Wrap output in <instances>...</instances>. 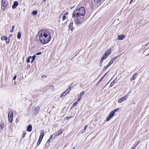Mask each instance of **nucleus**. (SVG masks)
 <instances>
[{
  "label": "nucleus",
  "mask_w": 149,
  "mask_h": 149,
  "mask_svg": "<svg viewBox=\"0 0 149 149\" xmlns=\"http://www.w3.org/2000/svg\"><path fill=\"white\" fill-rule=\"evenodd\" d=\"M39 38L41 43L43 44L47 43L51 39L50 33L47 30H42L39 35Z\"/></svg>",
  "instance_id": "nucleus-1"
},
{
  "label": "nucleus",
  "mask_w": 149,
  "mask_h": 149,
  "mask_svg": "<svg viewBox=\"0 0 149 149\" xmlns=\"http://www.w3.org/2000/svg\"><path fill=\"white\" fill-rule=\"evenodd\" d=\"M86 13L85 10L83 7H81L80 8H77L74 10L72 13V17H78L80 16H84Z\"/></svg>",
  "instance_id": "nucleus-2"
},
{
  "label": "nucleus",
  "mask_w": 149,
  "mask_h": 149,
  "mask_svg": "<svg viewBox=\"0 0 149 149\" xmlns=\"http://www.w3.org/2000/svg\"><path fill=\"white\" fill-rule=\"evenodd\" d=\"M7 4L8 2L5 0H1V8L3 10H4L6 8Z\"/></svg>",
  "instance_id": "nucleus-3"
},
{
  "label": "nucleus",
  "mask_w": 149,
  "mask_h": 149,
  "mask_svg": "<svg viewBox=\"0 0 149 149\" xmlns=\"http://www.w3.org/2000/svg\"><path fill=\"white\" fill-rule=\"evenodd\" d=\"M13 113L12 112L10 111L8 113V117L10 123H12L13 121Z\"/></svg>",
  "instance_id": "nucleus-4"
},
{
  "label": "nucleus",
  "mask_w": 149,
  "mask_h": 149,
  "mask_svg": "<svg viewBox=\"0 0 149 149\" xmlns=\"http://www.w3.org/2000/svg\"><path fill=\"white\" fill-rule=\"evenodd\" d=\"M63 131V129H61L55 132V134H54L55 137H57L60 135L62 134Z\"/></svg>",
  "instance_id": "nucleus-5"
},
{
  "label": "nucleus",
  "mask_w": 149,
  "mask_h": 149,
  "mask_svg": "<svg viewBox=\"0 0 149 149\" xmlns=\"http://www.w3.org/2000/svg\"><path fill=\"white\" fill-rule=\"evenodd\" d=\"M40 108L39 107H36L32 110V111L34 114L36 115L39 112Z\"/></svg>",
  "instance_id": "nucleus-6"
},
{
  "label": "nucleus",
  "mask_w": 149,
  "mask_h": 149,
  "mask_svg": "<svg viewBox=\"0 0 149 149\" xmlns=\"http://www.w3.org/2000/svg\"><path fill=\"white\" fill-rule=\"evenodd\" d=\"M127 97L128 95H126L125 96L119 99L118 100V102L119 103H120L123 101L127 99Z\"/></svg>",
  "instance_id": "nucleus-7"
},
{
  "label": "nucleus",
  "mask_w": 149,
  "mask_h": 149,
  "mask_svg": "<svg viewBox=\"0 0 149 149\" xmlns=\"http://www.w3.org/2000/svg\"><path fill=\"white\" fill-rule=\"evenodd\" d=\"M118 111V109H114L113 111H111L109 113V116L110 117L112 118L115 114V113L116 112Z\"/></svg>",
  "instance_id": "nucleus-8"
},
{
  "label": "nucleus",
  "mask_w": 149,
  "mask_h": 149,
  "mask_svg": "<svg viewBox=\"0 0 149 149\" xmlns=\"http://www.w3.org/2000/svg\"><path fill=\"white\" fill-rule=\"evenodd\" d=\"M75 21V22L76 24H79L81 23V18H76V19L75 18V17H73Z\"/></svg>",
  "instance_id": "nucleus-9"
},
{
  "label": "nucleus",
  "mask_w": 149,
  "mask_h": 149,
  "mask_svg": "<svg viewBox=\"0 0 149 149\" xmlns=\"http://www.w3.org/2000/svg\"><path fill=\"white\" fill-rule=\"evenodd\" d=\"M18 4V3L17 1H15L14 2L13 5L12 6L13 9H15L17 6Z\"/></svg>",
  "instance_id": "nucleus-10"
},
{
  "label": "nucleus",
  "mask_w": 149,
  "mask_h": 149,
  "mask_svg": "<svg viewBox=\"0 0 149 149\" xmlns=\"http://www.w3.org/2000/svg\"><path fill=\"white\" fill-rule=\"evenodd\" d=\"M125 38V36L123 35H118V38L117 39L118 40H122L124 39Z\"/></svg>",
  "instance_id": "nucleus-11"
},
{
  "label": "nucleus",
  "mask_w": 149,
  "mask_h": 149,
  "mask_svg": "<svg viewBox=\"0 0 149 149\" xmlns=\"http://www.w3.org/2000/svg\"><path fill=\"white\" fill-rule=\"evenodd\" d=\"M111 52V49H110L107 50L104 53L107 56L110 54Z\"/></svg>",
  "instance_id": "nucleus-12"
},
{
  "label": "nucleus",
  "mask_w": 149,
  "mask_h": 149,
  "mask_svg": "<svg viewBox=\"0 0 149 149\" xmlns=\"http://www.w3.org/2000/svg\"><path fill=\"white\" fill-rule=\"evenodd\" d=\"M44 135V132L42 130L41 132L39 139L42 140Z\"/></svg>",
  "instance_id": "nucleus-13"
},
{
  "label": "nucleus",
  "mask_w": 149,
  "mask_h": 149,
  "mask_svg": "<svg viewBox=\"0 0 149 149\" xmlns=\"http://www.w3.org/2000/svg\"><path fill=\"white\" fill-rule=\"evenodd\" d=\"M137 77V73H135L133 75L132 77L131 78L130 80L132 81L136 78Z\"/></svg>",
  "instance_id": "nucleus-14"
},
{
  "label": "nucleus",
  "mask_w": 149,
  "mask_h": 149,
  "mask_svg": "<svg viewBox=\"0 0 149 149\" xmlns=\"http://www.w3.org/2000/svg\"><path fill=\"white\" fill-rule=\"evenodd\" d=\"M32 130V127L31 125H28L27 128V130L28 132H31Z\"/></svg>",
  "instance_id": "nucleus-15"
},
{
  "label": "nucleus",
  "mask_w": 149,
  "mask_h": 149,
  "mask_svg": "<svg viewBox=\"0 0 149 149\" xmlns=\"http://www.w3.org/2000/svg\"><path fill=\"white\" fill-rule=\"evenodd\" d=\"M72 25H73V23L71 22L69 26V29L71 30H72L74 29V28L73 27V26H72Z\"/></svg>",
  "instance_id": "nucleus-16"
},
{
  "label": "nucleus",
  "mask_w": 149,
  "mask_h": 149,
  "mask_svg": "<svg viewBox=\"0 0 149 149\" xmlns=\"http://www.w3.org/2000/svg\"><path fill=\"white\" fill-rule=\"evenodd\" d=\"M8 39L7 37L5 36H2L1 38V40H7Z\"/></svg>",
  "instance_id": "nucleus-17"
},
{
  "label": "nucleus",
  "mask_w": 149,
  "mask_h": 149,
  "mask_svg": "<svg viewBox=\"0 0 149 149\" xmlns=\"http://www.w3.org/2000/svg\"><path fill=\"white\" fill-rule=\"evenodd\" d=\"M68 93H67L65 91L61 95L60 97L61 98H62L63 97H64L66 94Z\"/></svg>",
  "instance_id": "nucleus-18"
},
{
  "label": "nucleus",
  "mask_w": 149,
  "mask_h": 149,
  "mask_svg": "<svg viewBox=\"0 0 149 149\" xmlns=\"http://www.w3.org/2000/svg\"><path fill=\"white\" fill-rule=\"evenodd\" d=\"M21 37V33L20 32H19L17 33V38L18 39H19Z\"/></svg>",
  "instance_id": "nucleus-19"
},
{
  "label": "nucleus",
  "mask_w": 149,
  "mask_h": 149,
  "mask_svg": "<svg viewBox=\"0 0 149 149\" xmlns=\"http://www.w3.org/2000/svg\"><path fill=\"white\" fill-rule=\"evenodd\" d=\"M71 88L70 87H69L65 91V92H67V93H68L71 90Z\"/></svg>",
  "instance_id": "nucleus-20"
},
{
  "label": "nucleus",
  "mask_w": 149,
  "mask_h": 149,
  "mask_svg": "<svg viewBox=\"0 0 149 149\" xmlns=\"http://www.w3.org/2000/svg\"><path fill=\"white\" fill-rule=\"evenodd\" d=\"M107 57V56L105 54H104V55H103L101 58H102V60H104L106 59Z\"/></svg>",
  "instance_id": "nucleus-21"
},
{
  "label": "nucleus",
  "mask_w": 149,
  "mask_h": 149,
  "mask_svg": "<svg viewBox=\"0 0 149 149\" xmlns=\"http://www.w3.org/2000/svg\"><path fill=\"white\" fill-rule=\"evenodd\" d=\"M36 57V56L35 55H34L32 57H31V58H32L31 61V63H32L33 62Z\"/></svg>",
  "instance_id": "nucleus-22"
},
{
  "label": "nucleus",
  "mask_w": 149,
  "mask_h": 149,
  "mask_svg": "<svg viewBox=\"0 0 149 149\" xmlns=\"http://www.w3.org/2000/svg\"><path fill=\"white\" fill-rule=\"evenodd\" d=\"M113 58H111V60H110V62L108 64L110 65H111L113 63Z\"/></svg>",
  "instance_id": "nucleus-23"
},
{
  "label": "nucleus",
  "mask_w": 149,
  "mask_h": 149,
  "mask_svg": "<svg viewBox=\"0 0 149 149\" xmlns=\"http://www.w3.org/2000/svg\"><path fill=\"white\" fill-rule=\"evenodd\" d=\"M101 0H94L95 2H96L98 4H100L101 2Z\"/></svg>",
  "instance_id": "nucleus-24"
},
{
  "label": "nucleus",
  "mask_w": 149,
  "mask_h": 149,
  "mask_svg": "<svg viewBox=\"0 0 149 149\" xmlns=\"http://www.w3.org/2000/svg\"><path fill=\"white\" fill-rule=\"evenodd\" d=\"M31 58V56L27 58L26 60V61L27 63H29L30 62V60Z\"/></svg>",
  "instance_id": "nucleus-25"
},
{
  "label": "nucleus",
  "mask_w": 149,
  "mask_h": 149,
  "mask_svg": "<svg viewBox=\"0 0 149 149\" xmlns=\"http://www.w3.org/2000/svg\"><path fill=\"white\" fill-rule=\"evenodd\" d=\"M37 13V11H33L32 12V13L34 15H36Z\"/></svg>",
  "instance_id": "nucleus-26"
},
{
  "label": "nucleus",
  "mask_w": 149,
  "mask_h": 149,
  "mask_svg": "<svg viewBox=\"0 0 149 149\" xmlns=\"http://www.w3.org/2000/svg\"><path fill=\"white\" fill-rule=\"evenodd\" d=\"M42 140H41V139H39L37 143V146H38L39 145V144H40V143L41 141Z\"/></svg>",
  "instance_id": "nucleus-27"
},
{
  "label": "nucleus",
  "mask_w": 149,
  "mask_h": 149,
  "mask_svg": "<svg viewBox=\"0 0 149 149\" xmlns=\"http://www.w3.org/2000/svg\"><path fill=\"white\" fill-rule=\"evenodd\" d=\"M109 66L110 65L109 64L107 65V66H105L103 68V70H105L107 68L109 67Z\"/></svg>",
  "instance_id": "nucleus-28"
},
{
  "label": "nucleus",
  "mask_w": 149,
  "mask_h": 149,
  "mask_svg": "<svg viewBox=\"0 0 149 149\" xmlns=\"http://www.w3.org/2000/svg\"><path fill=\"white\" fill-rule=\"evenodd\" d=\"M0 127H1L2 129H3L4 127V124L1 123L0 125Z\"/></svg>",
  "instance_id": "nucleus-29"
},
{
  "label": "nucleus",
  "mask_w": 149,
  "mask_h": 149,
  "mask_svg": "<svg viewBox=\"0 0 149 149\" xmlns=\"http://www.w3.org/2000/svg\"><path fill=\"white\" fill-rule=\"evenodd\" d=\"M84 91H82L80 94V97H81V96H82L84 95Z\"/></svg>",
  "instance_id": "nucleus-30"
},
{
  "label": "nucleus",
  "mask_w": 149,
  "mask_h": 149,
  "mask_svg": "<svg viewBox=\"0 0 149 149\" xmlns=\"http://www.w3.org/2000/svg\"><path fill=\"white\" fill-rule=\"evenodd\" d=\"M14 27H15L14 26H12V29L11 30H10V32L12 33V32H13V31H14L13 29H14Z\"/></svg>",
  "instance_id": "nucleus-31"
},
{
  "label": "nucleus",
  "mask_w": 149,
  "mask_h": 149,
  "mask_svg": "<svg viewBox=\"0 0 149 149\" xmlns=\"http://www.w3.org/2000/svg\"><path fill=\"white\" fill-rule=\"evenodd\" d=\"M26 134V133L24 131L23 132V134L22 136V137H24L25 136Z\"/></svg>",
  "instance_id": "nucleus-32"
},
{
  "label": "nucleus",
  "mask_w": 149,
  "mask_h": 149,
  "mask_svg": "<svg viewBox=\"0 0 149 149\" xmlns=\"http://www.w3.org/2000/svg\"><path fill=\"white\" fill-rule=\"evenodd\" d=\"M77 104V102L76 101L72 105L74 107V106H76Z\"/></svg>",
  "instance_id": "nucleus-33"
},
{
  "label": "nucleus",
  "mask_w": 149,
  "mask_h": 149,
  "mask_svg": "<svg viewBox=\"0 0 149 149\" xmlns=\"http://www.w3.org/2000/svg\"><path fill=\"white\" fill-rule=\"evenodd\" d=\"M111 118L110 117V116L109 115V116L107 118V121H109Z\"/></svg>",
  "instance_id": "nucleus-34"
},
{
  "label": "nucleus",
  "mask_w": 149,
  "mask_h": 149,
  "mask_svg": "<svg viewBox=\"0 0 149 149\" xmlns=\"http://www.w3.org/2000/svg\"><path fill=\"white\" fill-rule=\"evenodd\" d=\"M66 18V17L65 15H64L63 16V17H62V19L63 20H64Z\"/></svg>",
  "instance_id": "nucleus-35"
},
{
  "label": "nucleus",
  "mask_w": 149,
  "mask_h": 149,
  "mask_svg": "<svg viewBox=\"0 0 149 149\" xmlns=\"http://www.w3.org/2000/svg\"><path fill=\"white\" fill-rule=\"evenodd\" d=\"M107 72L102 77L101 79H103L104 77L107 74Z\"/></svg>",
  "instance_id": "nucleus-36"
},
{
  "label": "nucleus",
  "mask_w": 149,
  "mask_h": 149,
  "mask_svg": "<svg viewBox=\"0 0 149 149\" xmlns=\"http://www.w3.org/2000/svg\"><path fill=\"white\" fill-rule=\"evenodd\" d=\"M6 44H8L9 43V40H8V39L7 40H6Z\"/></svg>",
  "instance_id": "nucleus-37"
},
{
  "label": "nucleus",
  "mask_w": 149,
  "mask_h": 149,
  "mask_svg": "<svg viewBox=\"0 0 149 149\" xmlns=\"http://www.w3.org/2000/svg\"><path fill=\"white\" fill-rule=\"evenodd\" d=\"M86 130H84V129L82 131H81V134H83L84 133L85 131H86Z\"/></svg>",
  "instance_id": "nucleus-38"
},
{
  "label": "nucleus",
  "mask_w": 149,
  "mask_h": 149,
  "mask_svg": "<svg viewBox=\"0 0 149 149\" xmlns=\"http://www.w3.org/2000/svg\"><path fill=\"white\" fill-rule=\"evenodd\" d=\"M52 136H53V135H52L51 136V138L48 140V141H47V143H49V142H50V138H52Z\"/></svg>",
  "instance_id": "nucleus-39"
},
{
  "label": "nucleus",
  "mask_w": 149,
  "mask_h": 149,
  "mask_svg": "<svg viewBox=\"0 0 149 149\" xmlns=\"http://www.w3.org/2000/svg\"><path fill=\"white\" fill-rule=\"evenodd\" d=\"M72 117L71 116L70 117H66V119L67 120H69Z\"/></svg>",
  "instance_id": "nucleus-40"
},
{
  "label": "nucleus",
  "mask_w": 149,
  "mask_h": 149,
  "mask_svg": "<svg viewBox=\"0 0 149 149\" xmlns=\"http://www.w3.org/2000/svg\"><path fill=\"white\" fill-rule=\"evenodd\" d=\"M88 127L87 125H86L84 127V130H86V129Z\"/></svg>",
  "instance_id": "nucleus-41"
},
{
  "label": "nucleus",
  "mask_w": 149,
  "mask_h": 149,
  "mask_svg": "<svg viewBox=\"0 0 149 149\" xmlns=\"http://www.w3.org/2000/svg\"><path fill=\"white\" fill-rule=\"evenodd\" d=\"M41 54V52H39L38 53H37L36 54V55H39Z\"/></svg>",
  "instance_id": "nucleus-42"
},
{
  "label": "nucleus",
  "mask_w": 149,
  "mask_h": 149,
  "mask_svg": "<svg viewBox=\"0 0 149 149\" xmlns=\"http://www.w3.org/2000/svg\"><path fill=\"white\" fill-rule=\"evenodd\" d=\"M103 60H104V59L102 60V58H101V60L100 62V63L101 64H102V63L103 62Z\"/></svg>",
  "instance_id": "nucleus-43"
},
{
  "label": "nucleus",
  "mask_w": 149,
  "mask_h": 149,
  "mask_svg": "<svg viewBox=\"0 0 149 149\" xmlns=\"http://www.w3.org/2000/svg\"><path fill=\"white\" fill-rule=\"evenodd\" d=\"M17 76L16 75H15L14 77H13V80H15Z\"/></svg>",
  "instance_id": "nucleus-44"
},
{
  "label": "nucleus",
  "mask_w": 149,
  "mask_h": 149,
  "mask_svg": "<svg viewBox=\"0 0 149 149\" xmlns=\"http://www.w3.org/2000/svg\"><path fill=\"white\" fill-rule=\"evenodd\" d=\"M79 97V98L78 99V100L77 101V102H79V101L80 100V99H81V97Z\"/></svg>",
  "instance_id": "nucleus-45"
},
{
  "label": "nucleus",
  "mask_w": 149,
  "mask_h": 149,
  "mask_svg": "<svg viewBox=\"0 0 149 149\" xmlns=\"http://www.w3.org/2000/svg\"><path fill=\"white\" fill-rule=\"evenodd\" d=\"M114 83H113V82H112L111 83V84H110V86H112L113 85V84H114Z\"/></svg>",
  "instance_id": "nucleus-46"
},
{
  "label": "nucleus",
  "mask_w": 149,
  "mask_h": 149,
  "mask_svg": "<svg viewBox=\"0 0 149 149\" xmlns=\"http://www.w3.org/2000/svg\"><path fill=\"white\" fill-rule=\"evenodd\" d=\"M117 58V57H114L113 58V61L115 60L116 58Z\"/></svg>",
  "instance_id": "nucleus-47"
},
{
  "label": "nucleus",
  "mask_w": 149,
  "mask_h": 149,
  "mask_svg": "<svg viewBox=\"0 0 149 149\" xmlns=\"http://www.w3.org/2000/svg\"><path fill=\"white\" fill-rule=\"evenodd\" d=\"M133 1V0H131L130 2V4H131L132 3V2Z\"/></svg>",
  "instance_id": "nucleus-48"
},
{
  "label": "nucleus",
  "mask_w": 149,
  "mask_h": 149,
  "mask_svg": "<svg viewBox=\"0 0 149 149\" xmlns=\"http://www.w3.org/2000/svg\"><path fill=\"white\" fill-rule=\"evenodd\" d=\"M68 12H66L65 14L64 15H68Z\"/></svg>",
  "instance_id": "nucleus-49"
},
{
  "label": "nucleus",
  "mask_w": 149,
  "mask_h": 149,
  "mask_svg": "<svg viewBox=\"0 0 149 149\" xmlns=\"http://www.w3.org/2000/svg\"><path fill=\"white\" fill-rule=\"evenodd\" d=\"M46 77V76H45V75H43V76H42V77Z\"/></svg>",
  "instance_id": "nucleus-50"
},
{
  "label": "nucleus",
  "mask_w": 149,
  "mask_h": 149,
  "mask_svg": "<svg viewBox=\"0 0 149 149\" xmlns=\"http://www.w3.org/2000/svg\"><path fill=\"white\" fill-rule=\"evenodd\" d=\"M46 77V76H45V75H43V76H42V77Z\"/></svg>",
  "instance_id": "nucleus-51"
},
{
  "label": "nucleus",
  "mask_w": 149,
  "mask_h": 149,
  "mask_svg": "<svg viewBox=\"0 0 149 149\" xmlns=\"http://www.w3.org/2000/svg\"><path fill=\"white\" fill-rule=\"evenodd\" d=\"M46 0H42V1L43 2H45V1H46Z\"/></svg>",
  "instance_id": "nucleus-52"
},
{
  "label": "nucleus",
  "mask_w": 149,
  "mask_h": 149,
  "mask_svg": "<svg viewBox=\"0 0 149 149\" xmlns=\"http://www.w3.org/2000/svg\"><path fill=\"white\" fill-rule=\"evenodd\" d=\"M12 34H10V37H11L12 36Z\"/></svg>",
  "instance_id": "nucleus-53"
},
{
  "label": "nucleus",
  "mask_w": 149,
  "mask_h": 149,
  "mask_svg": "<svg viewBox=\"0 0 149 149\" xmlns=\"http://www.w3.org/2000/svg\"><path fill=\"white\" fill-rule=\"evenodd\" d=\"M134 149V148H133V147H132V148H131V149Z\"/></svg>",
  "instance_id": "nucleus-54"
},
{
  "label": "nucleus",
  "mask_w": 149,
  "mask_h": 149,
  "mask_svg": "<svg viewBox=\"0 0 149 149\" xmlns=\"http://www.w3.org/2000/svg\"><path fill=\"white\" fill-rule=\"evenodd\" d=\"M102 79H101V78L100 79V80L99 81H101L102 80Z\"/></svg>",
  "instance_id": "nucleus-55"
},
{
  "label": "nucleus",
  "mask_w": 149,
  "mask_h": 149,
  "mask_svg": "<svg viewBox=\"0 0 149 149\" xmlns=\"http://www.w3.org/2000/svg\"><path fill=\"white\" fill-rule=\"evenodd\" d=\"M75 147H74L72 149H75Z\"/></svg>",
  "instance_id": "nucleus-56"
},
{
  "label": "nucleus",
  "mask_w": 149,
  "mask_h": 149,
  "mask_svg": "<svg viewBox=\"0 0 149 149\" xmlns=\"http://www.w3.org/2000/svg\"><path fill=\"white\" fill-rule=\"evenodd\" d=\"M149 55V54H147V55H146V56H148V55Z\"/></svg>",
  "instance_id": "nucleus-57"
},
{
  "label": "nucleus",
  "mask_w": 149,
  "mask_h": 149,
  "mask_svg": "<svg viewBox=\"0 0 149 149\" xmlns=\"http://www.w3.org/2000/svg\"><path fill=\"white\" fill-rule=\"evenodd\" d=\"M130 93V92H129V93H128V94H129V93Z\"/></svg>",
  "instance_id": "nucleus-58"
},
{
  "label": "nucleus",
  "mask_w": 149,
  "mask_h": 149,
  "mask_svg": "<svg viewBox=\"0 0 149 149\" xmlns=\"http://www.w3.org/2000/svg\"><path fill=\"white\" fill-rule=\"evenodd\" d=\"M51 87H53V86H51Z\"/></svg>",
  "instance_id": "nucleus-59"
},
{
  "label": "nucleus",
  "mask_w": 149,
  "mask_h": 149,
  "mask_svg": "<svg viewBox=\"0 0 149 149\" xmlns=\"http://www.w3.org/2000/svg\"><path fill=\"white\" fill-rule=\"evenodd\" d=\"M72 18H73L72 17Z\"/></svg>",
  "instance_id": "nucleus-60"
}]
</instances>
